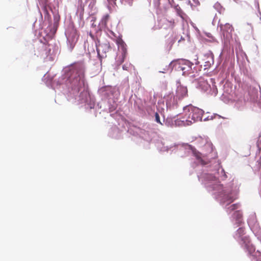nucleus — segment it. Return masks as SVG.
Instances as JSON below:
<instances>
[{"label": "nucleus", "mask_w": 261, "mask_h": 261, "mask_svg": "<svg viewBox=\"0 0 261 261\" xmlns=\"http://www.w3.org/2000/svg\"><path fill=\"white\" fill-rule=\"evenodd\" d=\"M220 201L222 203L228 202L229 203L233 202L236 197H234L231 195V194L223 190L220 194Z\"/></svg>", "instance_id": "obj_8"}, {"label": "nucleus", "mask_w": 261, "mask_h": 261, "mask_svg": "<svg viewBox=\"0 0 261 261\" xmlns=\"http://www.w3.org/2000/svg\"><path fill=\"white\" fill-rule=\"evenodd\" d=\"M207 58H209L210 60H208V61H206L205 62V64H204V66L206 67V68H207L208 67H210L211 65V62H213V55L212 54H208L207 55Z\"/></svg>", "instance_id": "obj_15"}, {"label": "nucleus", "mask_w": 261, "mask_h": 261, "mask_svg": "<svg viewBox=\"0 0 261 261\" xmlns=\"http://www.w3.org/2000/svg\"><path fill=\"white\" fill-rule=\"evenodd\" d=\"M117 43L118 45H120L122 46V59L121 61V63H122L124 61V58L126 57V49L124 47V43L123 41L122 40V39L121 38H118V39H117Z\"/></svg>", "instance_id": "obj_10"}, {"label": "nucleus", "mask_w": 261, "mask_h": 261, "mask_svg": "<svg viewBox=\"0 0 261 261\" xmlns=\"http://www.w3.org/2000/svg\"><path fill=\"white\" fill-rule=\"evenodd\" d=\"M110 20V16L109 14H107L102 17L100 23L101 25L105 26V27L109 28V27L108 26V23L109 22Z\"/></svg>", "instance_id": "obj_13"}, {"label": "nucleus", "mask_w": 261, "mask_h": 261, "mask_svg": "<svg viewBox=\"0 0 261 261\" xmlns=\"http://www.w3.org/2000/svg\"><path fill=\"white\" fill-rule=\"evenodd\" d=\"M199 87L204 91H206L210 88V86L206 81L202 80L199 82Z\"/></svg>", "instance_id": "obj_14"}, {"label": "nucleus", "mask_w": 261, "mask_h": 261, "mask_svg": "<svg viewBox=\"0 0 261 261\" xmlns=\"http://www.w3.org/2000/svg\"><path fill=\"white\" fill-rule=\"evenodd\" d=\"M239 207V203L233 204L227 208V212L230 213L232 211L238 208Z\"/></svg>", "instance_id": "obj_16"}, {"label": "nucleus", "mask_w": 261, "mask_h": 261, "mask_svg": "<svg viewBox=\"0 0 261 261\" xmlns=\"http://www.w3.org/2000/svg\"><path fill=\"white\" fill-rule=\"evenodd\" d=\"M174 42V41H173L172 42V44H173Z\"/></svg>", "instance_id": "obj_25"}, {"label": "nucleus", "mask_w": 261, "mask_h": 261, "mask_svg": "<svg viewBox=\"0 0 261 261\" xmlns=\"http://www.w3.org/2000/svg\"><path fill=\"white\" fill-rule=\"evenodd\" d=\"M193 64L186 60H180L174 63L175 69L178 71H182V75H188L191 73Z\"/></svg>", "instance_id": "obj_5"}, {"label": "nucleus", "mask_w": 261, "mask_h": 261, "mask_svg": "<svg viewBox=\"0 0 261 261\" xmlns=\"http://www.w3.org/2000/svg\"><path fill=\"white\" fill-rule=\"evenodd\" d=\"M220 28L224 39L227 42L229 41L232 38V33L233 31L232 26L229 23H226L225 25H221Z\"/></svg>", "instance_id": "obj_7"}, {"label": "nucleus", "mask_w": 261, "mask_h": 261, "mask_svg": "<svg viewBox=\"0 0 261 261\" xmlns=\"http://www.w3.org/2000/svg\"><path fill=\"white\" fill-rule=\"evenodd\" d=\"M253 258H256V261H261V253L257 251L255 255H253Z\"/></svg>", "instance_id": "obj_18"}, {"label": "nucleus", "mask_w": 261, "mask_h": 261, "mask_svg": "<svg viewBox=\"0 0 261 261\" xmlns=\"http://www.w3.org/2000/svg\"><path fill=\"white\" fill-rule=\"evenodd\" d=\"M109 5L113 6L116 5V0H107Z\"/></svg>", "instance_id": "obj_21"}, {"label": "nucleus", "mask_w": 261, "mask_h": 261, "mask_svg": "<svg viewBox=\"0 0 261 261\" xmlns=\"http://www.w3.org/2000/svg\"><path fill=\"white\" fill-rule=\"evenodd\" d=\"M155 121H156V122L162 125V123L160 121V118L159 114L158 113H155Z\"/></svg>", "instance_id": "obj_20"}, {"label": "nucleus", "mask_w": 261, "mask_h": 261, "mask_svg": "<svg viewBox=\"0 0 261 261\" xmlns=\"http://www.w3.org/2000/svg\"><path fill=\"white\" fill-rule=\"evenodd\" d=\"M184 112L186 116V121L187 125L202 120L203 111L198 108L190 105L184 108Z\"/></svg>", "instance_id": "obj_2"}, {"label": "nucleus", "mask_w": 261, "mask_h": 261, "mask_svg": "<svg viewBox=\"0 0 261 261\" xmlns=\"http://www.w3.org/2000/svg\"><path fill=\"white\" fill-rule=\"evenodd\" d=\"M193 151V154L195 155V156L197 158V159H200L201 158V153L198 151H197L195 149L192 150Z\"/></svg>", "instance_id": "obj_19"}, {"label": "nucleus", "mask_w": 261, "mask_h": 261, "mask_svg": "<svg viewBox=\"0 0 261 261\" xmlns=\"http://www.w3.org/2000/svg\"><path fill=\"white\" fill-rule=\"evenodd\" d=\"M236 2L238 3L240 2V0H234Z\"/></svg>", "instance_id": "obj_24"}, {"label": "nucleus", "mask_w": 261, "mask_h": 261, "mask_svg": "<svg viewBox=\"0 0 261 261\" xmlns=\"http://www.w3.org/2000/svg\"><path fill=\"white\" fill-rule=\"evenodd\" d=\"M245 234V229L243 227L239 228L236 231L235 234V238L239 240H241L242 237H244Z\"/></svg>", "instance_id": "obj_12"}, {"label": "nucleus", "mask_w": 261, "mask_h": 261, "mask_svg": "<svg viewBox=\"0 0 261 261\" xmlns=\"http://www.w3.org/2000/svg\"><path fill=\"white\" fill-rule=\"evenodd\" d=\"M188 96V90L187 87L182 86H179L177 88L176 95L174 96L173 94H169L166 97V105L167 108L171 107L177 105V99L181 100Z\"/></svg>", "instance_id": "obj_3"}, {"label": "nucleus", "mask_w": 261, "mask_h": 261, "mask_svg": "<svg viewBox=\"0 0 261 261\" xmlns=\"http://www.w3.org/2000/svg\"><path fill=\"white\" fill-rule=\"evenodd\" d=\"M111 50L110 43L108 41H98L96 44V50L99 60L101 62L103 58L107 57V54Z\"/></svg>", "instance_id": "obj_4"}, {"label": "nucleus", "mask_w": 261, "mask_h": 261, "mask_svg": "<svg viewBox=\"0 0 261 261\" xmlns=\"http://www.w3.org/2000/svg\"><path fill=\"white\" fill-rule=\"evenodd\" d=\"M169 69H170L169 65H166L165 68L164 69V71H160V72H162V73H165L166 71H168L169 70Z\"/></svg>", "instance_id": "obj_23"}, {"label": "nucleus", "mask_w": 261, "mask_h": 261, "mask_svg": "<svg viewBox=\"0 0 261 261\" xmlns=\"http://www.w3.org/2000/svg\"><path fill=\"white\" fill-rule=\"evenodd\" d=\"M50 49L49 45L47 44H43L39 47V55L41 57H47L49 54Z\"/></svg>", "instance_id": "obj_9"}, {"label": "nucleus", "mask_w": 261, "mask_h": 261, "mask_svg": "<svg viewBox=\"0 0 261 261\" xmlns=\"http://www.w3.org/2000/svg\"><path fill=\"white\" fill-rule=\"evenodd\" d=\"M176 10H177V13L181 17H182V14H184V12H182V11L181 10V9L179 7L178 8H176Z\"/></svg>", "instance_id": "obj_22"}, {"label": "nucleus", "mask_w": 261, "mask_h": 261, "mask_svg": "<svg viewBox=\"0 0 261 261\" xmlns=\"http://www.w3.org/2000/svg\"><path fill=\"white\" fill-rule=\"evenodd\" d=\"M70 79L71 83L78 89L84 85L85 67L82 62L75 63L70 67Z\"/></svg>", "instance_id": "obj_1"}, {"label": "nucleus", "mask_w": 261, "mask_h": 261, "mask_svg": "<svg viewBox=\"0 0 261 261\" xmlns=\"http://www.w3.org/2000/svg\"><path fill=\"white\" fill-rule=\"evenodd\" d=\"M239 243L241 246L248 252L249 255H252L253 257V255H255L256 253L255 252V247L251 243V240L248 236H245L244 237H242Z\"/></svg>", "instance_id": "obj_6"}, {"label": "nucleus", "mask_w": 261, "mask_h": 261, "mask_svg": "<svg viewBox=\"0 0 261 261\" xmlns=\"http://www.w3.org/2000/svg\"><path fill=\"white\" fill-rule=\"evenodd\" d=\"M134 0H120L121 4L124 6H131L133 5Z\"/></svg>", "instance_id": "obj_17"}, {"label": "nucleus", "mask_w": 261, "mask_h": 261, "mask_svg": "<svg viewBox=\"0 0 261 261\" xmlns=\"http://www.w3.org/2000/svg\"><path fill=\"white\" fill-rule=\"evenodd\" d=\"M182 122L184 123L185 122V120H182Z\"/></svg>", "instance_id": "obj_26"}, {"label": "nucleus", "mask_w": 261, "mask_h": 261, "mask_svg": "<svg viewBox=\"0 0 261 261\" xmlns=\"http://www.w3.org/2000/svg\"><path fill=\"white\" fill-rule=\"evenodd\" d=\"M233 216L234 218L236 219V223L239 225L242 223V214L239 211H236L233 214Z\"/></svg>", "instance_id": "obj_11"}]
</instances>
